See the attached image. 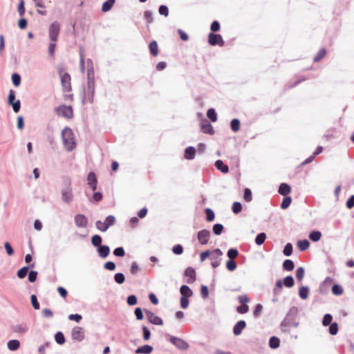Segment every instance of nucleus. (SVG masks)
Segmentation results:
<instances>
[{
	"mask_svg": "<svg viewBox=\"0 0 354 354\" xmlns=\"http://www.w3.org/2000/svg\"><path fill=\"white\" fill-rule=\"evenodd\" d=\"M298 313L299 310L296 306H292L289 309L286 317L280 324V328L283 333H289L291 326L297 328L299 326V321L297 319Z\"/></svg>",
	"mask_w": 354,
	"mask_h": 354,
	"instance_id": "obj_1",
	"label": "nucleus"
},
{
	"mask_svg": "<svg viewBox=\"0 0 354 354\" xmlns=\"http://www.w3.org/2000/svg\"><path fill=\"white\" fill-rule=\"evenodd\" d=\"M62 140L66 149L72 151L75 145L73 132L69 127H65L62 132Z\"/></svg>",
	"mask_w": 354,
	"mask_h": 354,
	"instance_id": "obj_2",
	"label": "nucleus"
},
{
	"mask_svg": "<svg viewBox=\"0 0 354 354\" xmlns=\"http://www.w3.org/2000/svg\"><path fill=\"white\" fill-rule=\"evenodd\" d=\"M167 339L171 342L177 349L180 351H187L189 348V344L182 338L172 336L170 335H166Z\"/></svg>",
	"mask_w": 354,
	"mask_h": 354,
	"instance_id": "obj_3",
	"label": "nucleus"
},
{
	"mask_svg": "<svg viewBox=\"0 0 354 354\" xmlns=\"http://www.w3.org/2000/svg\"><path fill=\"white\" fill-rule=\"evenodd\" d=\"M115 223V218L113 215L108 216L104 222L97 221L95 222L96 228L101 232H106L110 226Z\"/></svg>",
	"mask_w": 354,
	"mask_h": 354,
	"instance_id": "obj_4",
	"label": "nucleus"
},
{
	"mask_svg": "<svg viewBox=\"0 0 354 354\" xmlns=\"http://www.w3.org/2000/svg\"><path fill=\"white\" fill-rule=\"evenodd\" d=\"M60 31V24L58 21L53 22L48 28V35L50 41H57Z\"/></svg>",
	"mask_w": 354,
	"mask_h": 354,
	"instance_id": "obj_5",
	"label": "nucleus"
},
{
	"mask_svg": "<svg viewBox=\"0 0 354 354\" xmlns=\"http://www.w3.org/2000/svg\"><path fill=\"white\" fill-rule=\"evenodd\" d=\"M95 94V84H87V91L82 97L83 104L93 103Z\"/></svg>",
	"mask_w": 354,
	"mask_h": 354,
	"instance_id": "obj_6",
	"label": "nucleus"
},
{
	"mask_svg": "<svg viewBox=\"0 0 354 354\" xmlns=\"http://www.w3.org/2000/svg\"><path fill=\"white\" fill-rule=\"evenodd\" d=\"M57 113L59 115L71 119L73 116V111L71 106L61 105L57 107Z\"/></svg>",
	"mask_w": 354,
	"mask_h": 354,
	"instance_id": "obj_7",
	"label": "nucleus"
},
{
	"mask_svg": "<svg viewBox=\"0 0 354 354\" xmlns=\"http://www.w3.org/2000/svg\"><path fill=\"white\" fill-rule=\"evenodd\" d=\"M238 301L242 304L236 308V311L240 314H245L249 310V307L246 304L249 301V298L246 295L238 297Z\"/></svg>",
	"mask_w": 354,
	"mask_h": 354,
	"instance_id": "obj_8",
	"label": "nucleus"
},
{
	"mask_svg": "<svg viewBox=\"0 0 354 354\" xmlns=\"http://www.w3.org/2000/svg\"><path fill=\"white\" fill-rule=\"evenodd\" d=\"M11 329L12 332L21 335L28 333L29 325L26 322H21L12 325Z\"/></svg>",
	"mask_w": 354,
	"mask_h": 354,
	"instance_id": "obj_9",
	"label": "nucleus"
},
{
	"mask_svg": "<svg viewBox=\"0 0 354 354\" xmlns=\"http://www.w3.org/2000/svg\"><path fill=\"white\" fill-rule=\"evenodd\" d=\"M222 251L216 248L211 254L212 266L214 268L219 266L221 261Z\"/></svg>",
	"mask_w": 354,
	"mask_h": 354,
	"instance_id": "obj_10",
	"label": "nucleus"
},
{
	"mask_svg": "<svg viewBox=\"0 0 354 354\" xmlns=\"http://www.w3.org/2000/svg\"><path fill=\"white\" fill-rule=\"evenodd\" d=\"M208 42L212 46L218 45L220 46H223L224 45V41L223 40L221 35H216L213 32L209 34Z\"/></svg>",
	"mask_w": 354,
	"mask_h": 354,
	"instance_id": "obj_11",
	"label": "nucleus"
},
{
	"mask_svg": "<svg viewBox=\"0 0 354 354\" xmlns=\"http://www.w3.org/2000/svg\"><path fill=\"white\" fill-rule=\"evenodd\" d=\"M145 312L147 317V319L150 323L158 326H161L163 324L162 319L160 317L156 315L153 313L148 310H145Z\"/></svg>",
	"mask_w": 354,
	"mask_h": 354,
	"instance_id": "obj_12",
	"label": "nucleus"
},
{
	"mask_svg": "<svg viewBox=\"0 0 354 354\" xmlns=\"http://www.w3.org/2000/svg\"><path fill=\"white\" fill-rule=\"evenodd\" d=\"M72 339L77 342H81L84 339V332L82 327L75 326L71 331Z\"/></svg>",
	"mask_w": 354,
	"mask_h": 354,
	"instance_id": "obj_13",
	"label": "nucleus"
},
{
	"mask_svg": "<svg viewBox=\"0 0 354 354\" xmlns=\"http://www.w3.org/2000/svg\"><path fill=\"white\" fill-rule=\"evenodd\" d=\"M210 236V232L207 230H202L198 232L197 239L201 245H206Z\"/></svg>",
	"mask_w": 354,
	"mask_h": 354,
	"instance_id": "obj_14",
	"label": "nucleus"
},
{
	"mask_svg": "<svg viewBox=\"0 0 354 354\" xmlns=\"http://www.w3.org/2000/svg\"><path fill=\"white\" fill-rule=\"evenodd\" d=\"M74 221L77 227L84 228L87 226L88 218L82 214H78L75 216Z\"/></svg>",
	"mask_w": 354,
	"mask_h": 354,
	"instance_id": "obj_15",
	"label": "nucleus"
},
{
	"mask_svg": "<svg viewBox=\"0 0 354 354\" xmlns=\"http://www.w3.org/2000/svg\"><path fill=\"white\" fill-rule=\"evenodd\" d=\"M62 199L66 203H70L73 200L72 188L70 186L62 189Z\"/></svg>",
	"mask_w": 354,
	"mask_h": 354,
	"instance_id": "obj_16",
	"label": "nucleus"
},
{
	"mask_svg": "<svg viewBox=\"0 0 354 354\" xmlns=\"http://www.w3.org/2000/svg\"><path fill=\"white\" fill-rule=\"evenodd\" d=\"M60 78L64 90L66 91H70L71 90L70 75L68 73L61 74Z\"/></svg>",
	"mask_w": 354,
	"mask_h": 354,
	"instance_id": "obj_17",
	"label": "nucleus"
},
{
	"mask_svg": "<svg viewBox=\"0 0 354 354\" xmlns=\"http://www.w3.org/2000/svg\"><path fill=\"white\" fill-rule=\"evenodd\" d=\"M185 275L188 277L187 283H192L196 281V271L192 267H188L185 271Z\"/></svg>",
	"mask_w": 354,
	"mask_h": 354,
	"instance_id": "obj_18",
	"label": "nucleus"
},
{
	"mask_svg": "<svg viewBox=\"0 0 354 354\" xmlns=\"http://www.w3.org/2000/svg\"><path fill=\"white\" fill-rule=\"evenodd\" d=\"M246 323L243 320L239 321L233 328V333L235 335H239L241 334L243 330L245 328Z\"/></svg>",
	"mask_w": 354,
	"mask_h": 354,
	"instance_id": "obj_19",
	"label": "nucleus"
},
{
	"mask_svg": "<svg viewBox=\"0 0 354 354\" xmlns=\"http://www.w3.org/2000/svg\"><path fill=\"white\" fill-rule=\"evenodd\" d=\"M88 184L93 191L97 189V178L94 172H89L87 176Z\"/></svg>",
	"mask_w": 354,
	"mask_h": 354,
	"instance_id": "obj_20",
	"label": "nucleus"
},
{
	"mask_svg": "<svg viewBox=\"0 0 354 354\" xmlns=\"http://www.w3.org/2000/svg\"><path fill=\"white\" fill-rule=\"evenodd\" d=\"M97 252L101 258H106L110 253V248L108 245H100L97 248Z\"/></svg>",
	"mask_w": 354,
	"mask_h": 354,
	"instance_id": "obj_21",
	"label": "nucleus"
},
{
	"mask_svg": "<svg viewBox=\"0 0 354 354\" xmlns=\"http://www.w3.org/2000/svg\"><path fill=\"white\" fill-rule=\"evenodd\" d=\"M201 131L204 133H207V134H209V135H213L214 133V130L213 129V127L207 121H206L205 123H203L201 124Z\"/></svg>",
	"mask_w": 354,
	"mask_h": 354,
	"instance_id": "obj_22",
	"label": "nucleus"
},
{
	"mask_svg": "<svg viewBox=\"0 0 354 354\" xmlns=\"http://www.w3.org/2000/svg\"><path fill=\"white\" fill-rule=\"evenodd\" d=\"M153 351V347L150 345H144L138 347L136 350V354H150Z\"/></svg>",
	"mask_w": 354,
	"mask_h": 354,
	"instance_id": "obj_23",
	"label": "nucleus"
},
{
	"mask_svg": "<svg viewBox=\"0 0 354 354\" xmlns=\"http://www.w3.org/2000/svg\"><path fill=\"white\" fill-rule=\"evenodd\" d=\"M215 167L218 170H220L223 174H227L229 171V167L221 160H218L215 162Z\"/></svg>",
	"mask_w": 354,
	"mask_h": 354,
	"instance_id": "obj_24",
	"label": "nucleus"
},
{
	"mask_svg": "<svg viewBox=\"0 0 354 354\" xmlns=\"http://www.w3.org/2000/svg\"><path fill=\"white\" fill-rule=\"evenodd\" d=\"M279 193L282 196H287L291 192L290 187L286 183H281L279 187Z\"/></svg>",
	"mask_w": 354,
	"mask_h": 354,
	"instance_id": "obj_25",
	"label": "nucleus"
},
{
	"mask_svg": "<svg viewBox=\"0 0 354 354\" xmlns=\"http://www.w3.org/2000/svg\"><path fill=\"white\" fill-rule=\"evenodd\" d=\"M8 348L11 351H15L20 347V342L17 339L9 340L7 343Z\"/></svg>",
	"mask_w": 354,
	"mask_h": 354,
	"instance_id": "obj_26",
	"label": "nucleus"
},
{
	"mask_svg": "<svg viewBox=\"0 0 354 354\" xmlns=\"http://www.w3.org/2000/svg\"><path fill=\"white\" fill-rule=\"evenodd\" d=\"M196 153V149L193 147H188L185 149V158L187 160H192L194 158V156Z\"/></svg>",
	"mask_w": 354,
	"mask_h": 354,
	"instance_id": "obj_27",
	"label": "nucleus"
},
{
	"mask_svg": "<svg viewBox=\"0 0 354 354\" xmlns=\"http://www.w3.org/2000/svg\"><path fill=\"white\" fill-rule=\"evenodd\" d=\"M34 267H35V263H32L31 265H30L29 267L24 266V267L21 268V269H19L17 271V277L19 279H24L26 276V274H27V273L28 272L29 268H34Z\"/></svg>",
	"mask_w": 354,
	"mask_h": 354,
	"instance_id": "obj_28",
	"label": "nucleus"
},
{
	"mask_svg": "<svg viewBox=\"0 0 354 354\" xmlns=\"http://www.w3.org/2000/svg\"><path fill=\"white\" fill-rule=\"evenodd\" d=\"M180 292L182 295V297H190L193 294V292L190 289V288L186 285H183L180 287Z\"/></svg>",
	"mask_w": 354,
	"mask_h": 354,
	"instance_id": "obj_29",
	"label": "nucleus"
},
{
	"mask_svg": "<svg viewBox=\"0 0 354 354\" xmlns=\"http://www.w3.org/2000/svg\"><path fill=\"white\" fill-rule=\"evenodd\" d=\"M95 84L94 68L89 67L87 70V84Z\"/></svg>",
	"mask_w": 354,
	"mask_h": 354,
	"instance_id": "obj_30",
	"label": "nucleus"
},
{
	"mask_svg": "<svg viewBox=\"0 0 354 354\" xmlns=\"http://www.w3.org/2000/svg\"><path fill=\"white\" fill-rule=\"evenodd\" d=\"M149 48L151 55L154 57L158 54V46L156 41H151L149 45Z\"/></svg>",
	"mask_w": 354,
	"mask_h": 354,
	"instance_id": "obj_31",
	"label": "nucleus"
},
{
	"mask_svg": "<svg viewBox=\"0 0 354 354\" xmlns=\"http://www.w3.org/2000/svg\"><path fill=\"white\" fill-rule=\"evenodd\" d=\"M295 268L294 262L290 259H286L283 263V269L286 271H292Z\"/></svg>",
	"mask_w": 354,
	"mask_h": 354,
	"instance_id": "obj_32",
	"label": "nucleus"
},
{
	"mask_svg": "<svg viewBox=\"0 0 354 354\" xmlns=\"http://www.w3.org/2000/svg\"><path fill=\"white\" fill-rule=\"evenodd\" d=\"M115 1V0H107L105 2H104L102 6V10L104 12L109 11L112 8Z\"/></svg>",
	"mask_w": 354,
	"mask_h": 354,
	"instance_id": "obj_33",
	"label": "nucleus"
},
{
	"mask_svg": "<svg viewBox=\"0 0 354 354\" xmlns=\"http://www.w3.org/2000/svg\"><path fill=\"white\" fill-rule=\"evenodd\" d=\"M297 246L301 251H305L310 246V243L308 240H301L297 242Z\"/></svg>",
	"mask_w": 354,
	"mask_h": 354,
	"instance_id": "obj_34",
	"label": "nucleus"
},
{
	"mask_svg": "<svg viewBox=\"0 0 354 354\" xmlns=\"http://www.w3.org/2000/svg\"><path fill=\"white\" fill-rule=\"evenodd\" d=\"M280 340L277 337H271L269 340V346L272 348H277L279 346Z\"/></svg>",
	"mask_w": 354,
	"mask_h": 354,
	"instance_id": "obj_35",
	"label": "nucleus"
},
{
	"mask_svg": "<svg viewBox=\"0 0 354 354\" xmlns=\"http://www.w3.org/2000/svg\"><path fill=\"white\" fill-rule=\"evenodd\" d=\"M309 294V289L306 286H302L299 288V295L302 299H306L308 298Z\"/></svg>",
	"mask_w": 354,
	"mask_h": 354,
	"instance_id": "obj_36",
	"label": "nucleus"
},
{
	"mask_svg": "<svg viewBox=\"0 0 354 354\" xmlns=\"http://www.w3.org/2000/svg\"><path fill=\"white\" fill-rule=\"evenodd\" d=\"M308 236L311 241L317 242L320 240L322 234L319 231H313L309 234Z\"/></svg>",
	"mask_w": 354,
	"mask_h": 354,
	"instance_id": "obj_37",
	"label": "nucleus"
},
{
	"mask_svg": "<svg viewBox=\"0 0 354 354\" xmlns=\"http://www.w3.org/2000/svg\"><path fill=\"white\" fill-rule=\"evenodd\" d=\"M266 239V234L264 232L259 234L255 238V243L258 245H262Z\"/></svg>",
	"mask_w": 354,
	"mask_h": 354,
	"instance_id": "obj_38",
	"label": "nucleus"
},
{
	"mask_svg": "<svg viewBox=\"0 0 354 354\" xmlns=\"http://www.w3.org/2000/svg\"><path fill=\"white\" fill-rule=\"evenodd\" d=\"M291 202V197L286 196L281 203V208L283 209H287L290 206Z\"/></svg>",
	"mask_w": 354,
	"mask_h": 354,
	"instance_id": "obj_39",
	"label": "nucleus"
},
{
	"mask_svg": "<svg viewBox=\"0 0 354 354\" xmlns=\"http://www.w3.org/2000/svg\"><path fill=\"white\" fill-rule=\"evenodd\" d=\"M230 127L234 132H237L240 129V121L236 118L232 120Z\"/></svg>",
	"mask_w": 354,
	"mask_h": 354,
	"instance_id": "obj_40",
	"label": "nucleus"
},
{
	"mask_svg": "<svg viewBox=\"0 0 354 354\" xmlns=\"http://www.w3.org/2000/svg\"><path fill=\"white\" fill-rule=\"evenodd\" d=\"M102 239L100 235H94L91 238V243L95 247H99L101 245Z\"/></svg>",
	"mask_w": 354,
	"mask_h": 354,
	"instance_id": "obj_41",
	"label": "nucleus"
},
{
	"mask_svg": "<svg viewBox=\"0 0 354 354\" xmlns=\"http://www.w3.org/2000/svg\"><path fill=\"white\" fill-rule=\"evenodd\" d=\"M207 116L212 122H216L217 120V115L214 109H208Z\"/></svg>",
	"mask_w": 354,
	"mask_h": 354,
	"instance_id": "obj_42",
	"label": "nucleus"
},
{
	"mask_svg": "<svg viewBox=\"0 0 354 354\" xmlns=\"http://www.w3.org/2000/svg\"><path fill=\"white\" fill-rule=\"evenodd\" d=\"M283 253L285 256L286 257H289L292 254V245L290 243H288L284 248H283Z\"/></svg>",
	"mask_w": 354,
	"mask_h": 354,
	"instance_id": "obj_43",
	"label": "nucleus"
},
{
	"mask_svg": "<svg viewBox=\"0 0 354 354\" xmlns=\"http://www.w3.org/2000/svg\"><path fill=\"white\" fill-rule=\"evenodd\" d=\"M283 284L287 288H291L294 286V279L292 276H287L283 280Z\"/></svg>",
	"mask_w": 354,
	"mask_h": 354,
	"instance_id": "obj_44",
	"label": "nucleus"
},
{
	"mask_svg": "<svg viewBox=\"0 0 354 354\" xmlns=\"http://www.w3.org/2000/svg\"><path fill=\"white\" fill-rule=\"evenodd\" d=\"M55 339L59 344H63L65 342L64 334L62 332H57L55 335Z\"/></svg>",
	"mask_w": 354,
	"mask_h": 354,
	"instance_id": "obj_45",
	"label": "nucleus"
},
{
	"mask_svg": "<svg viewBox=\"0 0 354 354\" xmlns=\"http://www.w3.org/2000/svg\"><path fill=\"white\" fill-rule=\"evenodd\" d=\"M227 255L230 259L233 260L239 255V251L235 248H230L228 250Z\"/></svg>",
	"mask_w": 354,
	"mask_h": 354,
	"instance_id": "obj_46",
	"label": "nucleus"
},
{
	"mask_svg": "<svg viewBox=\"0 0 354 354\" xmlns=\"http://www.w3.org/2000/svg\"><path fill=\"white\" fill-rule=\"evenodd\" d=\"M226 268L229 271H234L236 269L237 265L234 260L230 259L226 263Z\"/></svg>",
	"mask_w": 354,
	"mask_h": 354,
	"instance_id": "obj_47",
	"label": "nucleus"
},
{
	"mask_svg": "<svg viewBox=\"0 0 354 354\" xmlns=\"http://www.w3.org/2000/svg\"><path fill=\"white\" fill-rule=\"evenodd\" d=\"M115 281L118 284H122L124 282L125 277L122 273H116L114 276Z\"/></svg>",
	"mask_w": 354,
	"mask_h": 354,
	"instance_id": "obj_48",
	"label": "nucleus"
},
{
	"mask_svg": "<svg viewBox=\"0 0 354 354\" xmlns=\"http://www.w3.org/2000/svg\"><path fill=\"white\" fill-rule=\"evenodd\" d=\"M283 282L281 280H277L275 284V287L273 290V292L275 295H279L281 293L282 289Z\"/></svg>",
	"mask_w": 354,
	"mask_h": 354,
	"instance_id": "obj_49",
	"label": "nucleus"
},
{
	"mask_svg": "<svg viewBox=\"0 0 354 354\" xmlns=\"http://www.w3.org/2000/svg\"><path fill=\"white\" fill-rule=\"evenodd\" d=\"M17 12L21 17H23L25 14L26 10L24 7V1L20 0L17 8Z\"/></svg>",
	"mask_w": 354,
	"mask_h": 354,
	"instance_id": "obj_50",
	"label": "nucleus"
},
{
	"mask_svg": "<svg viewBox=\"0 0 354 354\" xmlns=\"http://www.w3.org/2000/svg\"><path fill=\"white\" fill-rule=\"evenodd\" d=\"M244 200L246 202H250L252 199V192L249 188H245L244 190Z\"/></svg>",
	"mask_w": 354,
	"mask_h": 354,
	"instance_id": "obj_51",
	"label": "nucleus"
},
{
	"mask_svg": "<svg viewBox=\"0 0 354 354\" xmlns=\"http://www.w3.org/2000/svg\"><path fill=\"white\" fill-rule=\"evenodd\" d=\"M332 292L335 295H341L343 293V288L340 286L335 284L332 287Z\"/></svg>",
	"mask_w": 354,
	"mask_h": 354,
	"instance_id": "obj_52",
	"label": "nucleus"
},
{
	"mask_svg": "<svg viewBox=\"0 0 354 354\" xmlns=\"http://www.w3.org/2000/svg\"><path fill=\"white\" fill-rule=\"evenodd\" d=\"M338 332V324L336 322L331 323L329 326V333L332 335H335Z\"/></svg>",
	"mask_w": 354,
	"mask_h": 354,
	"instance_id": "obj_53",
	"label": "nucleus"
},
{
	"mask_svg": "<svg viewBox=\"0 0 354 354\" xmlns=\"http://www.w3.org/2000/svg\"><path fill=\"white\" fill-rule=\"evenodd\" d=\"M326 51L324 48H322L319 50L316 56L314 57L315 62H319L326 55Z\"/></svg>",
	"mask_w": 354,
	"mask_h": 354,
	"instance_id": "obj_54",
	"label": "nucleus"
},
{
	"mask_svg": "<svg viewBox=\"0 0 354 354\" xmlns=\"http://www.w3.org/2000/svg\"><path fill=\"white\" fill-rule=\"evenodd\" d=\"M232 209L234 214H239L242 210V205L239 202H234Z\"/></svg>",
	"mask_w": 354,
	"mask_h": 354,
	"instance_id": "obj_55",
	"label": "nucleus"
},
{
	"mask_svg": "<svg viewBox=\"0 0 354 354\" xmlns=\"http://www.w3.org/2000/svg\"><path fill=\"white\" fill-rule=\"evenodd\" d=\"M223 230V226L221 224L216 223L213 226V232L216 235H220Z\"/></svg>",
	"mask_w": 354,
	"mask_h": 354,
	"instance_id": "obj_56",
	"label": "nucleus"
},
{
	"mask_svg": "<svg viewBox=\"0 0 354 354\" xmlns=\"http://www.w3.org/2000/svg\"><path fill=\"white\" fill-rule=\"evenodd\" d=\"M332 319H333V317L330 314H326L324 316V318L322 320V324L324 326H328L331 323Z\"/></svg>",
	"mask_w": 354,
	"mask_h": 354,
	"instance_id": "obj_57",
	"label": "nucleus"
},
{
	"mask_svg": "<svg viewBox=\"0 0 354 354\" xmlns=\"http://www.w3.org/2000/svg\"><path fill=\"white\" fill-rule=\"evenodd\" d=\"M30 300H31V303H32V307L35 310L39 309L40 305H39V303L37 301V298L36 295H32L31 297H30Z\"/></svg>",
	"mask_w": 354,
	"mask_h": 354,
	"instance_id": "obj_58",
	"label": "nucleus"
},
{
	"mask_svg": "<svg viewBox=\"0 0 354 354\" xmlns=\"http://www.w3.org/2000/svg\"><path fill=\"white\" fill-rule=\"evenodd\" d=\"M113 254L116 257H122L125 254L124 250L122 247H118L113 250Z\"/></svg>",
	"mask_w": 354,
	"mask_h": 354,
	"instance_id": "obj_59",
	"label": "nucleus"
},
{
	"mask_svg": "<svg viewBox=\"0 0 354 354\" xmlns=\"http://www.w3.org/2000/svg\"><path fill=\"white\" fill-rule=\"evenodd\" d=\"M206 212V219L207 221H212L214 219L215 215L214 212L209 209L207 208L205 210Z\"/></svg>",
	"mask_w": 354,
	"mask_h": 354,
	"instance_id": "obj_60",
	"label": "nucleus"
},
{
	"mask_svg": "<svg viewBox=\"0 0 354 354\" xmlns=\"http://www.w3.org/2000/svg\"><path fill=\"white\" fill-rule=\"evenodd\" d=\"M56 41H50L48 46V54L50 57L55 55Z\"/></svg>",
	"mask_w": 354,
	"mask_h": 354,
	"instance_id": "obj_61",
	"label": "nucleus"
},
{
	"mask_svg": "<svg viewBox=\"0 0 354 354\" xmlns=\"http://www.w3.org/2000/svg\"><path fill=\"white\" fill-rule=\"evenodd\" d=\"M12 81L13 84L15 86H18L20 84V82H21V77H20V75L19 74H17V73H14L12 75Z\"/></svg>",
	"mask_w": 354,
	"mask_h": 354,
	"instance_id": "obj_62",
	"label": "nucleus"
},
{
	"mask_svg": "<svg viewBox=\"0 0 354 354\" xmlns=\"http://www.w3.org/2000/svg\"><path fill=\"white\" fill-rule=\"evenodd\" d=\"M142 331H143V339L145 341L149 340L150 339V337H151V332H150V330L147 328V327H146L145 326H142Z\"/></svg>",
	"mask_w": 354,
	"mask_h": 354,
	"instance_id": "obj_63",
	"label": "nucleus"
},
{
	"mask_svg": "<svg viewBox=\"0 0 354 354\" xmlns=\"http://www.w3.org/2000/svg\"><path fill=\"white\" fill-rule=\"evenodd\" d=\"M158 12L160 15H164L165 17H167L169 15V9L167 6L165 5H162L159 7Z\"/></svg>",
	"mask_w": 354,
	"mask_h": 354,
	"instance_id": "obj_64",
	"label": "nucleus"
}]
</instances>
